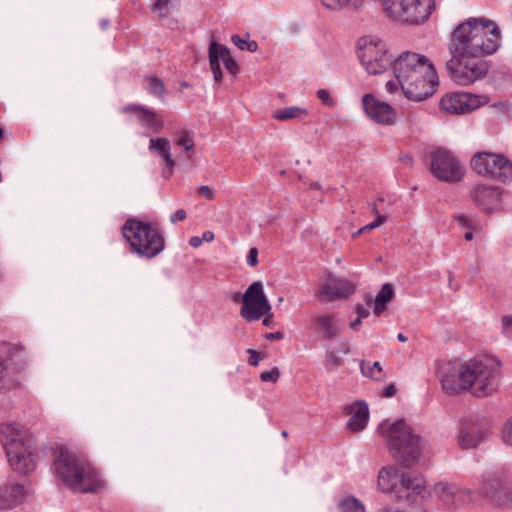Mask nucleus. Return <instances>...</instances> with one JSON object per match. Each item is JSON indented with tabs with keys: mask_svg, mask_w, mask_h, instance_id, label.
Returning <instances> with one entry per match:
<instances>
[{
	"mask_svg": "<svg viewBox=\"0 0 512 512\" xmlns=\"http://www.w3.org/2000/svg\"><path fill=\"white\" fill-rule=\"evenodd\" d=\"M218 56L223 62L226 70L232 74L236 75L238 73V64L235 59L231 56L230 51L227 47L217 44Z\"/></svg>",
	"mask_w": 512,
	"mask_h": 512,
	"instance_id": "32",
	"label": "nucleus"
},
{
	"mask_svg": "<svg viewBox=\"0 0 512 512\" xmlns=\"http://www.w3.org/2000/svg\"><path fill=\"white\" fill-rule=\"evenodd\" d=\"M24 486L20 484H6L0 487V509H12L20 504L24 498Z\"/></svg>",
	"mask_w": 512,
	"mask_h": 512,
	"instance_id": "23",
	"label": "nucleus"
},
{
	"mask_svg": "<svg viewBox=\"0 0 512 512\" xmlns=\"http://www.w3.org/2000/svg\"><path fill=\"white\" fill-rule=\"evenodd\" d=\"M366 231H368V229H364V226H363L356 233L353 234V237H357V236H359L360 234H362V233H364Z\"/></svg>",
	"mask_w": 512,
	"mask_h": 512,
	"instance_id": "62",
	"label": "nucleus"
},
{
	"mask_svg": "<svg viewBox=\"0 0 512 512\" xmlns=\"http://www.w3.org/2000/svg\"><path fill=\"white\" fill-rule=\"evenodd\" d=\"M378 432L386 439L392 457L405 468L418 464L428 451L426 439L403 419L391 424L383 421L378 426Z\"/></svg>",
	"mask_w": 512,
	"mask_h": 512,
	"instance_id": "5",
	"label": "nucleus"
},
{
	"mask_svg": "<svg viewBox=\"0 0 512 512\" xmlns=\"http://www.w3.org/2000/svg\"><path fill=\"white\" fill-rule=\"evenodd\" d=\"M52 469L56 479L75 493H94L104 484L99 471L63 446L55 449Z\"/></svg>",
	"mask_w": 512,
	"mask_h": 512,
	"instance_id": "4",
	"label": "nucleus"
},
{
	"mask_svg": "<svg viewBox=\"0 0 512 512\" xmlns=\"http://www.w3.org/2000/svg\"><path fill=\"white\" fill-rule=\"evenodd\" d=\"M501 438L504 444L512 448V416L504 423L501 430Z\"/></svg>",
	"mask_w": 512,
	"mask_h": 512,
	"instance_id": "38",
	"label": "nucleus"
},
{
	"mask_svg": "<svg viewBox=\"0 0 512 512\" xmlns=\"http://www.w3.org/2000/svg\"><path fill=\"white\" fill-rule=\"evenodd\" d=\"M488 97L466 92L447 93L441 99V107L444 111L451 114H466L486 103Z\"/></svg>",
	"mask_w": 512,
	"mask_h": 512,
	"instance_id": "14",
	"label": "nucleus"
},
{
	"mask_svg": "<svg viewBox=\"0 0 512 512\" xmlns=\"http://www.w3.org/2000/svg\"><path fill=\"white\" fill-rule=\"evenodd\" d=\"M478 493L502 508H512V483L505 472H493L483 476Z\"/></svg>",
	"mask_w": 512,
	"mask_h": 512,
	"instance_id": "11",
	"label": "nucleus"
},
{
	"mask_svg": "<svg viewBox=\"0 0 512 512\" xmlns=\"http://www.w3.org/2000/svg\"><path fill=\"white\" fill-rule=\"evenodd\" d=\"M395 393H396V387H395V385H394V384H390L389 386H387V387L384 389V391H383L382 395H383V396H385V397H392V396H394V395H395Z\"/></svg>",
	"mask_w": 512,
	"mask_h": 512,
	"instance_id": "50",
	"label": "nucleus"
},
{
	"mask_svg": "<svg viewBox=\"0 0 512 512\" xmlns=\"http://www.w3.org/2000/svg\"><path fill=\"white\" fill-rule=\"evenodd\" d=\"M385 87H386L387 92L394 93L400 87V83H398V79L395 78V80L387 81Z\"/></svg>",
	"mask_w": 512,
	"mask_h": 512,
	"instance_id": "47",
	"label": "nucleus"
},
{
	"mask_svg": "<svg viewBox=\"0 0 512 512\" xmlns=\"http://www.w3.org/2000/svg\"><path fill=\"white\" fill-rule=\"evenodd\" d=\"M349 412L351 417L348 421V427L352 431L363 430L369 418L368 406L365 402H356L350 406Z\"/></svg>",
	"mask_w": 512,
	"mask_h": 512,
	"instance_id": "25",
	"label": "nucleus"
},
{
	"mask_svg": "<svg viewBox=\"0 0 512 512\" xmlns=\"http://www.w3.org/2000/svg\"><path fill=\"white\" fill-rule=\"evenodd\" d=\"M316 330L325 339L334 338L339 332V325L333 315H322L313 320Z\"/></svg>",
	"mask_w": 512,
	"mask_h": 512,
	"instance_id": "27",
	"label": "nucleus"
},
{
	"mask_svg": "<svg viewBox=\"0 0 512 512\" xmlns=\"http://www.w3.org/2000/svg\"><path fill=\"white\" fill-rule=\"evenodd\" d=\"M357 56L365 71L382 74L393 65V56L386 43L376 36H363L357 41Z\"/></svg>",
	"mask_w": 512,
	"mask_h": 512,
	"instance_id": "9",
	"label": "nucleus"
},
{
	"mask_svg": "<svg viewBox=\"0 0 512 512\" xmlns=\"http://www.w3.org/2000/svg\"><path fill=\"white\" fill-rule=\"evenodd\" d=\"M501 44V30L492 20L471 17L453 30L447 69L452 80L467 86L484 78L488 72L485 56L495 53Z\"/></svg>",
	"mask_w": 512,
	"mask_h": 512,
	"instance_id": "1",
	"label": "nucleus"
},
{
	"mask_svg": "<svg viewBox=\"0 0 512 512\" xmlns=\"http://www.w3.org/2000/svg\"><path fill=\"white\" fill-rule=\"evenodd\" d=\"M394 296L393 286L386 283L382 286L381 290L377 293L374 300V314L380 316L381 313L386 309L387 304L392 300Z\"/></svg>",
	"mask_w": 512,
	"mask_h": 512,
	"instance_id": "29",
	"label": "nucleus"
},
{
	"mask_svg": "<svg viewBox=\"0 0 512 512\" xmlns=\"http://www.w3.org/2000/svg\"><path fill=\"white\" fill-rule=\"evenodd\" d=\"M341 512H365L362 503L354 497L343 499L339 504Z\"/></svg>",
	"mask_w": 512,
	"mask_h": 512,
	"instance_id": "36",
	"label": "nucleus"
},
{
	"mask_svg": "<svg viewBox=\"0 0 512 512\" xmlns=\"http://www.w3.org/2000/svg\"><path fill=\"white\" fill-rule=\"evenodd\" d=\"M373 213L376 214L375 220L367 225H364V229H368V231L378 228L386 221V216L380 214L375 205L373 207Z\"/></svg>",
	"mask_w": 512,
	"mask_h": 512,
	"instance_id": "40",
	"label": "nucleus"
},
{
	"mask_svg": "<svg viewBox=\"0 0 512 512\" xmlns=\"http://www.w3.org/2000/svg\"><path fill=\"white\" fill-rule=\"evenodd\" d=\"M309 116V110L301 106H288L277 109L273 112L272 117L278 121L296 120L304 121Z\"/></svg>",
	"mask_w": 512,
	"mask_h": 512,
	"instance_id": "28",
	"label": "nucleus"
},
{
	"mask_svg": "<svg viewBox=\"0 0 512 512\" xmlns=\"http://www.w3.org/2000/svg\"><path fill=\"white\" fill-rule=\"evenodd\" d=\"M435 495L445 504L461 506L475 500V493L455 483L439 482L434 486Z\"/></svg>",
	"mask_w": 512,
	"mask_h": 512,
	"instance_id": "18",
	"label": "nucleus"
},
{
	"mask_svg": "<svg viewBox=\"0 0 512 512\" xmlns=\"http://www.w3.org/2000/svg\"><path fill=\"white\" fill-rule=\"evenodd\" d=\"M502 322L504 329L509 334V337H512V316L503 317Z\"/></svg>",
	"mask_w": 512,
	"mask_h": 512,
	"instance_id": "48",
	"label": "nucleus"
},
{
	"mask_svg": "<svg viewBox=\"0 0 512 512\" xmlns=\"http://www.w3.org/2000/svg\"><path fill=\"white\" fill-rule=\"evenodd\" d=\"M360 369L365 377L374 379L376 381L382 380L384 377L383 369L378 361L373 363L362 361Z\"/></svg>",
	"mask_w": 512,
	"mask_h": 512,
	"instance_id": "31",
	"label": "nucleus"
},
{
	"mask_svg": "<svg viewBox=\"0 0 512 512\" xmlns=\"http://www.w3.org/2000/svg\"><path fill=\"white\" fill-rule=\"evenodd\" d=\"M425 481L423 477L414 473L402 472L397 482L393 495L395 499L404 504L417 503L424 497Z\"/></svg>",
	"mask_w": 512,
	"mask_h": 512,
	"instance_id": "15",
	"label": "nucleus"
},
{
	"mask_svg": "<svg viewBox=\"0 0 512 512\" xmlns=\"http://www.w3.org/2000/svg\"><path fill=\"white\" fill-rule=\"evenodd\" d=\"M214 233L212 231H204L202 234V242H212L214 240Z\"/></svg>",
	"mask_w": 512,
	"mask_h": 512,
	"instance_id": "52",
	"label": "nucleus"
},
{
	"mask_svg": "<svg viewBox=\"0 0 512 512\" xmlns=\"http://www.w3.org/2000/svg\"><path fill=\"white\" fill-rule=\"evenodd\" d=\"M342 352H343L344 354H346V353H348V352H349V348H348L347 344H344V345H343Z\"/></svg>",
	"mask_w": 512,
	"mask_h": 512,
	"instance_id": "64",
	"label": "nucleus"
},
{
	"mask_svg": "<svg viewBox=\"0 0 512 512\" xmlns=\"http://www.w3.org/2000/svg\"><path fill=\"white\" fill-rule=\"evenodd\" d=\"M366 231H368V229H364V226H363L356 233L353 234V237H357V236H359L360 234H362V233H364Z\"/></svg>",
	"mask_w": 512,
	"mask_h": 512,
	"instance_id": "63",
	"label": "nucleus"
},
{
	"mask_svg": "<svg viewBox=\"0 0 512 512\" xmlns=\"http://www.w3.org/2000/svg\"><path fill=\"white\" fill-rule=\"evenodd\" d=\"M502 363L498 358L483 356L464 363L449 361L438 369L442 388L454 394L469 390L479 398L491 395L498 387Z\"/></svg>",
	"mask_w": 512,
	"mask_h": 512,
	"instance_id": "2",
	"label": "nucleus"
},
{
	"mask_svg": "<svg viewBox=\"0 0 512 512\" xmlns=\"http://www.w3.org/2000/svg\"><path fill=\"white\" fill-rule=\"evenodd\" d=\"M362 107L366 116L380 125L390 126L396 122L394 108L388 103L380 101L373 94L363 95Z\"/></svg>",
	"mask_w": 512,
	"mask_h": 512,
	"instance_id": "16",
	"label": "nucleus"
},
{
	"mask_svg": "<svg viewBox=\"0 0 512 512\" xmlns=\"http://www.w3.org/2000/svg\"><path fill=\"white\" fill-rule=\"evenodd\" d=\"M187 218V213L184 209H178L175 213L170 216V221L173 224L184 221Z\"/></svg>",
	"mask_w": 512,
	"mask_h": 512,
	"instance_id": "44",
	"label": "nucleus"
},
{
	"mask_svg": "<svg viewBox=\"0 0 512 512\" xmlns=\"http://www.w3.org/2000/svg\"><path fill=\"white\" fill-rule=\"evenodd\" d=\"M121 113L132 114L137 123L153 134H158L164 128L161 114L141 104H127L121 108Z\"/></svg>",
	"mask_w": 512,
	"mask_h": 512,
	"instance_id": "17",
	"label": "nucleus"
},
{
	"mask_svg": "<svg viewBox=\"0 0 512 512\" xmlns=\"http://www.w3.org/2000/svg\"><path fill=\"white\" fill-rule=\"evenodd\" d=\"M471 168L479 175L501 182L512 178V163L499 154L478 152L471 160Z\"/></svg>",
	"mask_w": 512,
	"mask_h": 512,
	"instance_id": "12",
	"label": "nucleus"
},
{
	"mask_svg": "<svg viewBox=\"0 0 512 512\" xmlns=\"http://www.w3.org/2000/svg\"><path fill=\"white\" fill-rule=\"evenodd\" d=\"M247 353L249 354L248 363L251 366H257L261 359V355L256 350L253 349H248Z\"/></svg>",
	"mask_w": 512,
	"mask_h": 512,
	"instance_id": "45",
	"label": "nucleus"
},
{
	"mask_svg": "<svg viewBox=\"0 0 512 512\" xmlns=\"http://www.w3.org/2000/svg\"><path fill=\"white\" fill-rule=\"evenodd\" d=\"M397 339L401 342H406L407 341V337L403 334V333H399L397 335Z\"/></svg>",
	"mask_w": 512,
	"mask_h": 512,
	"instance_id": "60",
	"label": "nucleus"
},
{
	"mask_svg": "<svg viewBox=\"0 0 512 512\" xmlns=\"http://www.w3.org/2000/svg\"><path fill=\"white\" fill-rule=\"evenodd\" d=\"M356 312L358 314V317L362 319L367 318L370 314L369 309L360 304L356 306Z\"/></svg>",
	"mask_w": 512,
	"mask_h": 512,
	"instance_id": "49",
	"label": "nucleus"
},
{
	"mask_svg": "<svg viewBox=\"0 0 512 512\" xmlns=\"http://www.w3.org/2000/svg\"><path fill=\"white\" fill-rule=\"evenodd\" d=\"M366 231H368V229H364V226H363L356 233L353 234V237H357V236H359L360 234H362V233H364Z\"/></svg>",
	"mask_w": 512,
	"mask_h": 512,
	"instance_id": "61",
	"label": "nucleus"
},
{
	"mask_svg": "<svg viewBox=\"0 0 512 512\" xmlns=\"http://www.w3.org/2000/svg\"><path fill=\"white\" fill-rule=\"evenodd\" d=\"M0 441L13 470L27 474L35 469L37 455L23 430L13 423H3L0 425Z\"/></svg>",
	"mask_w": 512,
	"mask_h": 512,
	"instance_id": "6",
	"label": "nucleus"
},
{
	"mask_svg": "<svg viewBox=\"0 0 512 512\" xmlns=\"http://www.w3.org/2000/svg\"><path fill=\"white\" fill-rule=\"evenodd\" d=\"M263 317H265V318L263 319V324H264L265 326H270V321H271V318H272L271 311L269 312V314H268V315H264Z\"/></svg>",
	"mask_w": 512,
	"mask_h": 512,
	"instance_id": "55",
	"label": "nucleus"
},
{
	"mask_svg": "<svg viewBox=\"0 0 512 512\" xmlns=\"http://www.w3.org/2000/svg\"><path fill=\"white\" fill-rule=\"evenodd\" d=\"M175 144L184 149V151L189 152L194 148V133L190 130H183L178 135Z\"/></svg>",
	"mask_w": 512,
	"mask_h": 512,
	"instance_id": "34",
	"label": "nucleus"
},
{
	"mask_svg": "<svg viewBox=\"0 0 512 512\" xmlns=\"http://www.w3.org/2000/svg\"><path fill=\"white\" fill-rule=\"evenodd\" d=\"M392 70L405 96L422 101L433 95L439 85L437 72L431 61L422 54L405 51L393 61Z\"/></svg>",
	"mask_w": 512,
	"mask_h": 512,
	"instance_id": "3",
	"label": "nucleus"
},
{
	"mask_svg": "<svg viewBox=\"0 0 512 512\" xmlns=\"http://www.w3.org/2000/svg\"><path fill=\"white\" fill-rule=\"evenodd\" d=\"M317 98L328 107H333L335 104V101L331 98L329 91L326 89H319L317 91Z\"/></svg>",
	"mask_w": 512,
	"mask_h": 512,
	"instance_id": "41",
	"label": "nucleus"
},
{
	"mask_svg": "<svg viewBox=\"0 0 512 512\" xmlns=\"http://www.w3.org/2000/svg\"><path fill=\"white\" fill-rule=\"evenodd\" d=\"M202 239L198 236H193L189 239V245L193 248H198L202 245Z\"/></svg>",
	"mask_w": 512,
	"mask_h": 512,
	"instance_id": "51",
	"label": "nucleus"
},
{
	"mask_svg": "<svg viewBox=\"0 0 512 512\" xmlns=\"http://www.w3.org/2000/svg\"><path fill=\"white\" fill-rule=\"evenodd\" d=\"M474 203L484 211L495 209L501 200V191L494 186L477 185L471 193Z\"/></svg>",
	"mask_w": 512,
	"mask_h": 512,
	"instance_id": "21",
	"label": "nucleus"
},
{
	"mask_svg": "<svg viewBox=\"0 0 512 512\" xmlns=\"http://www.w3.org/2000/svg\"><path fill=\"white\" fill-rule=\"evenodd\" d=\"M362 318L357 317L354 321L350 323V327L352 329H356L357 326L361 323Z\"/></svg>",
	"mask_w": 512,
	"mask_h": 512,
	"instance_id": "56",
	"label": "nucleus"
},
{
	"mask_svg": "<svg viewBox=\"0 0 512 512\" xmlns=\"http://www.w3.org/2000/svg\"><path fill=\"white\" fill-rule=\"evenodd\" d=\"M487 433V427L483 419L477 416H469L464 419L459 431V443L463 448L478 446Z\"/></svg>",
	"mask_w": 512,
	"mask_h": 512,
	"instance_id": "20",
	"label": "nucleus"
},
{
	"mask_svg": "<svg viewBox=\"0 0 512 512\" xmlns=\"http://www.w3.org/2000/svg\"><path fill=\"white\" fill-rule=\"evenodd\" d=\"M280 377V371L278 368H272L271 370L264 371L260 374L262 382H273L275 383Z\"/></svg>",
	"mask_w": 512,
	"mask_h": 512,
	"instance_id": "39",
	"label": "nucleus"
},
{
	"mask_svg": "<svg viewBox=\"0 0 512 512\" xmlns=\"http://www.w3.org/2000/svg\"><path fill=\"white\" fill-rule=\"evenodd\" d=\"M213 73V77L215 79V81H220L223 77V73L222 71H215V72H212Z\"/></svg>",
	"mask_w": 512,
	"mask_h": 512,
	"instance_id": "57",
	"label": "nucleus"
},
{
	"mask_svg": "<svg viewBox=\"0 0 512 512\" xmlns=\"http://www.w3.org/2000/svg\"><path fill=\"white\" fill-rule=\"evenodd\" d=\"M457 220L459 223L464 227H470V220L465 216H459L457 217Z\"/></svg>",
	"mask_w": 512,
	"mask_h": 512,
	"instance_id": "53",
	"label": "nucleus"
},
{
	"mask_svg": "<svg viewBox=\"0 0 512 512\" xmlns=\"http://www.w3.org/2000/svg\"><path fill=\"white\" fill-rule=\"evenodd\" d=\"M401 473L393 467H383L378 473V489L384 493L393 494Z\"/></svg>",
	"mask_w": 512,
	"mask_h": 512,
	"instance_id": "26",
	"label": "nucleus"
},
{
	"mask_svg": "<svg viewBox=\"0 0 512 512\" xmlns=\"http://www.w3.org/2000/svg\"><path fill=\"white\" fill-rule=\"evenodd\" d=\"M246 262L249 266L254 267L258 264V250L255 247L250 248Z\"/></svg>",
	"mask_w": 512,
	"mask_h": 512,
	"instance_id": "43",
	"label": "nucleus"
},
{
	"mask_svg": "<svg viewBox=\"0 0 512 512\" xmlns=\"http://www.w3.org/2000/svg\"><path fill=\"white\" fill-rule=\"evenodd\" d=\"M231 41L235 46H237L242 51L255 52L258 49L257 42L254 40H250L248 36L246 38H243L239 35H232Z\"/></svg>",
	"mask_w": 512,
	"mask_h": 512,
	"instance_id": "35",
	"label": "nucleus"
},
{
	"mask_svg": "<svg viewBox=\"0 0 512 512\" xmlns=\"http://www.w3.org/2000/svg\"><path fill=\"white\" fill-rule=\"evenodd\" d=\"M356 285L346 278L329 274L319 289L318 296L323 301H334L348 298L354 293Z\"/></svg>",
	"mask_w": 512,
	"mask_h": 512,
	"instance_id": "19",
	"label": "nucleus"
},
{
	"mask_svg": "<svg viewBox=\"0 0 512 512\" xmlns=\"http://www.w3.org/2000/svg\"><path fill=\"white\" fill-rule=\"evenodd\" d=\"M242 307L240 315L247 321L260 320L271 311V305L264 293L263 284L260 281L253 282L241 297Z\"/></svg>",
	"mask_w": 512,
	"mask_h": 512,
	"instance_id": "13",
	"label": "nucleus"
},
{
	"mask_svg": "<svg viewBox=\"0 0 512 512\" xmlns=\"http://www.w3.org/2000/svg\"><path fill=\"white\" fill-rule=\"evenodd\" d=\"M209 61H210V68L212 72L215 71H222L221 70V64H220V57L218 56L217 51V43L211 42L209 46Z\"/></svg>",
	"mask_w": 512,
	"mask_h": 512,
	"instance_id": "37",
	"label": "nucleus"
},
{
	"mask_svg": "<svg viewBox=\"0 0 512 512\" xmlns=\"http://www.w3.org/2000/svg\"><path fill=\"white\" fill-rule=\"evenodd\" d=\"M267 338L268 339H281L282 338V333L281 332L269 333L267 335Z\"/></svg>",
	"mask_w": 512,
	"mask_h": 512,
	"instance_id": "54",
	"label": "nucleus"
},
{
	"mask_svg": "<svg viewBox=\"0 0 512 512\" xmlns=\"http://www.w3.org/2000/svg\"><path fill=\"white\" fill-rule=\"evenodd\" d=\"M464 238L465 240L467 241H471L473 239V232L472 231H467L464 235Z\"/></svg>",
	"mask_w": 512,
	"mask_h": 512,
	"instance_id": "58",
	"label": "nucleus"
},
{
	"mask_svg": "<svg viewBox=\"0 0 512 512\" xmlns=\"http://www.w3.org/2000/svg\"><path fill=\"white\" fill-rule=\"evenodd\" d=\"M148 149L151 152H156L158 156L164 160L165 165L168 168V172L164 173V176L169 178L173 174V169L176 164L171 155V145L169 140L164 137L151 138Z\"/></svg>",
	"mask_w": 512,
	"mask_h": 512,
	"instance_id": "24",
	"label": "nucleus"
},
{
	"mask_svg": "<svg viewBox=\"0 0 512 512\" xmlns=\"http://www.w3.org/2000/svg\"><path fill=\"white\" fill-rule=\"evenodd\" d=\"M323 6L332 11H341L361 6L362 0H321Z\"/></svg>",
	"mask_w": 512,
	"mask_h": 512,
	"instance_id": "33",
	"label": "nucleus"
},
{
	"mask_svg": "<svg viewBox=\"0 0 512 512\" xmlns=\"http://www.w3.org/2000/svg\"><path fill=\"white\" fill-rule=\"evenodd\" d=\"M143 88L151 95L160 99L164 98L166 89L164 82L156 76H147L143 82Z\"/></svg>",
	"mask_w": 512,
	"mask_h": 512,
	"instance_id": "30",
	"label": "nucleus"
},
{
	"mask_svg": "<svg viewBox=\"0 0 512 512\" xmlns=\"http://www.w3.org/2000/svg\"><path fill=\"white\" fill-rule=\"evenodd\" d=\"M100 25L102 29H106L109 25V21L107 19H103L101 20Z\"/></svg>",
	"mask_w": 512,
	"mask_h": 512,
	"instance_id": "59",
	"label": "nucleus"
},
{
	"mask_svg": "<svg viewBox=\"0 0 512 512\" xmlns=\"http://www.w3.org/2000/svg\"><path fill=\"white\" fill-rule=\"evenodd\" d=\"M197 191L199 195L203 196L208 200H213L216 195L215 190L207 185L200 186Z\"/></svg>",
	"mask_w": 512,
	"mask_h": 512,
	"instance_id": "42",
	"label": "nucleus"
},
{
	"mask_svg": "<svg viewBox=\"0 0 512 512\" xmlns=\"http://www.w3.org/2000/svg\"><path fill=\"white\" fill-rule=\"evenodd\" d=\"M122 234L131 251L140 257L153 258L165 247L161 233L152 224L138 219H128L122 227Z\"/></svg>",
	"mask_w": 512,
	"mask_h": 512,
	"instance_id": "7",
	"label": "nucleus"
},
{
	"mask_svg": "<svg viewBox=\"0 0 512 512\" xmlns=\"http://www.w3.org/2000/svg\"><path fill=\"white\" fill-rule=\"evenodd\" d=\"M327 365L337 367L341 364V359L336 355L335 352H329L326 356Z\"/></svg>",
	"mask_w": 512,
	"mask_h": 512,
	"instance_id": "46",
	"label": "nucleus"
},
{
	"mask_svg": "<svg viewBox=\"0 0 512 512\" xmlns=\"http://www.w3.org/2000/svg\"><path fill=\"white\" fill-rule=\"evenodd\" d=\"M391 20L408 25H423L436 9L435 0H380Z\"/></svg>",
	"mask_w": 512,
	"mask_h": 512,
	"instance_id": "8",
	"label": "nucleus"
},
{
	"mask_svg": "<svg viewBox=\"0 0 512 512\" xmlns=\"http://www.w3.org/2000/svg\"><path fill=\"white\" fill-rule=\"evenodd\" d=\"M17 349L14 344L0 342V392L10 385V361Z\"/></svg>",
	"mask_w": 512,
	"mask_h": 512,
	"instance_id": "22",
	"label": "nucleus"
},
{
	"mask_svg": "<svg viewBox=\"0 0 512 512\" xmlns=\"http://www.w3.org/2000/svg\"><path fill=\"white\" fill-rule=\"evenodd\" d=\"M429 158L430 170L439 181L455 183L464 177L465 167L451 151L437 148L430 151Z\"/></svg>",
	"mask_w": 512,
	"mask_h": 512,
	"instance_id": "10",
	"label": "nucleus"
}]
</instances>
